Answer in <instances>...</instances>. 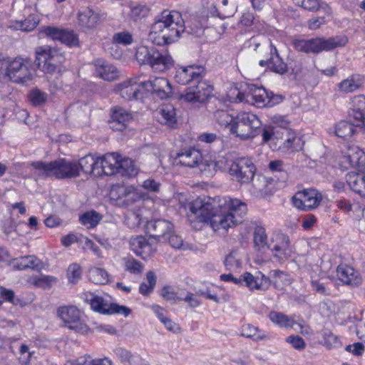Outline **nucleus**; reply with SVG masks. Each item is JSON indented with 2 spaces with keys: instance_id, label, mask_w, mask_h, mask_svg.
Masks as SVG:
<instances>
[{
  "instance_id": "nucleus-22",
  "label": "nucleus",
  "mask_w": 365,
  "mask_h": 365,
  "mask_svg": "<svg viewBox=\"0 0 365 365\" xmlns=\"http://www.w3.org/2000/svg\"><path fill=\"white\" fill-rule=\"evenodd\" d=\"M242 284L240 285H245L250 289L257 290H267L270 284L271 281L269 278L266 277L264 274L259 272L256 275H252L250 272H245L241 275Z\"/></svg>"
},
{
  "instance_id": "nucleus-23",
  "label": "nucleus",
  "mask_w": 365,
  "mask_h": 365,
  "mask_svg": "<svg viewBox=\"0 0 365 365\" xmlns=\"http://www.w3.org/2000/svg\"><path fill=\"white\" fill-rule=\"evenodd\" d=\"M349 115L352 118L357 126L365 125V96L357 95L352 97L349 102Z\"/></svg>"
},
{
  "instance_id": "nucleus-6",
  "label": "nucleus",
  "mask_w": 365,
  "mask_h": 365,
  "mask_svg": "<svg viewBox=\"0 0 365 365\" xmlns=\"http://www.w3.org/2000/svg\"><path fill=\"white\" fill-rule=\"evenodd\" d=\"M137 60L148 64L155 72H164L173 65V61L167 51H159L154 47H140L135 53Z\"/></svg>"
},
{
  "instance_id": "nucleus-40",
  "label": "nucleus",
  "mask_w": 365,
  "mask_h": 365,
  "mask_svg": "<svg viewBox=\"0 0 365 365\" xmlns=\"http://www.w3.org/2000/svg\"><path fill=\"white\" fill-rule=\"evenodd\" d=\"M289 136L284 141L282 148L290 152L299 151L304 146V142L300 137L297 136L294 133L287 131Z\"/></svg>"
},
{
  "instance_id": "nucleus-61",
  "label": "nucleus",
  "mask_w": 365,
  "mask_h": 365,
  "mask_svg": "<svg viewBox=\"0 0 365 365\" xmlns=\"http://www.w3.org/2000/svg\"><path fill=\"white\" fill-rule=\"evenodd\" d=\"M113 41L117 43L129 45L133 41L132 36L128 32H120L113 36Z\"/></svg>"
},
{
  "instance_id": "nucleus-25",
  "label": "nucleus",
  "mask_w": 365,
  "mask_h": 365,
  "mask_svg": "<svg viewBox=\"0 0 365 365\" xmlns=\"http://www.w3.org/2000/svg\"><path fill=\"white\" fill-rule=\"evenodd\" d=\"M98 20V14L89 7L80 10L78 14V24L84 31L95 28Z\"/></svg>"
},
{
  "instance_id": "nucleus-3",
  "label": "nucleus",
  "mask_w": 365,
  "mask_h": 365,
  "mask_svg": "<svg viewBox=\"0 0 365 365\" xmlns=\"http://www.w3.org/2000/svg\"><path fill=\"white\" fill-rule=\"evenodd\" d=\"M348 43L345 36H335L329 38L316 37L309 39L295 38L292 45L299 52L318 54L323 51H331L343 47Z\"/></svg>"
},
{
  "instance_id": "nucleus-62",
  "label": "nucleus",
  "mask_w": 365,
  "mask_h": 365,
  "mask_svg": "<svg viewBox=\"0 0 365 365\" xmlns=\"http://www.w3.org/2000/svg\"><path fill=\"white\" fill-rule=\"evenodd\" d=\"M19 362L23 365H29L31 353L29 350V347L26 344H22L20 347Z\"/></svg>"
},
{
  "instance_id": "nucleus-14",
  "label": "nucleus",
  "mask_w": 365,
  "mask_h": 365,
  "mask_svg": "<svg viewBox=\"0 0 365 365\" xmlns=\"http://www.w3.org/2000/svg\"><path fill=\"white\" fill-rule=\"evenodd\" d=\"M205 69L202 66L191 64L178 68L175 75L176 82L182 85L192 82L198 83L202 81L205 76Z\"/></svg>"
},
{
  "instance_id": "nucleus-27",
  "label": "nucleus",
  "mask_w": 365,
  "mask_h": 365,
  "mask_svg": "<svg viewBox=\"0 0 365 365\" xmlns=\"http://www.w3.org/2000/svg\"><path fill=\"white\" fill-rule=\"evenodd\" d=\"M346 180L354 192L365 197V171L349 172L346 175Z\"/></svg>"
},
{
  "instance_id": "nucleus-51",
  "label": "nucleus",
  "mask_w": 365,
  "mask_h": 365,
  "mask_svg": "<svg viewBox=\"0 0 365 365\" xmlns=\"http://www.w3.org/2000/svg\"><path fill=\"white\" fill-rule=\"evenodd\" d=\"M82 270L78 264L73 263L69 265L67 270V277L71 283L77 282L81 277Z\"/></svg>"
},
{
  "instance_id": "nucleus-44",
  "label": "nucleus",
  "mask_w": 365,
  "mask_h": 365,
  "mask_svg": "<svg viewBox=\"0 0 365 365\" xmlns=\"http://www.w3.org/2000/svg\"><path fill=\"white\" fill-rule=\"evenodd\" d=\"M89 277L95 284H105L108 282V274L102 268L93 267L91 269Z\"/></svg>"
},
{
  "instance_id": "nucleus-43",
  "label": "nucleus",
  "mask_w": 365,
  "mask_h": 365,
  "mask_svg": "<svg viewBox=\"0 0 365 365\" xmlns=\"http://www.w3.org/2000/svg\"><path fill=\"white\" fill-rule=\"evenodd\" d=\"M147 282H142L139 287V292L144 295H149L154 289L156 284V277L153 272H148L146 274Z\"/></svg>"
},
{
  "instance_id": "nucleus-58",
  "label": "nucleus",
  "mask_w": 365,
  "mask_h": 365,
  "mask_svg": "<svg viewBox=\"0 0 365 365\" xmlns=\"http://www.w3.org/2000/svg\"><path fill=\"white\" fill-rule=\"evenodd\" d=\"M56 282V279L54 277L49 275H43L40 277L35 278L34 280V284L36 287L46 289L49 288L52 283Z\"/></svg>"
},
{
  "instance_id": "nucleus-2",
  "label": "nucleus",
  "mask_w": 365,
  "mask_h": 365,
  "mask_svg": "<svg viewBox=\"0 0 365 365\" xmlns=\"http://www.w3.org/2000/svg\"><path fill=\"white\" fill-rule=\"evenodd\" d=\"M186 31L181 14L176 11H163L152 26L150 37L158 45L175 42Z\"/></svg>"
},
{
  "instance_id": "nucleus-41",
  "label": "nucleus",
  "mask_w": 365,
  "mask_h": 365,
  "mask_svg": "<svg viewBox=\"0 0 365 365\" xmlns=\"http://www.w3.org/2000/svg\"><path fill=\"white\" fill-rule=\"evenodd\" d=\"M355 126L349 121L341 120L335 127V134L339 138L348 139L355 133Z\"/></svg>"
},
{
  "instance_id": "nucleus-13",
  "label": "nucleus",
  "mask_w": 365,
  "mask_h": 365,
  "mask_svg": "<svg viewBox=\"0 0 365 365\" xmlns=\"http://www.w3.org/2000/svg\"><path fill=\"white\" fill-rule=\"evenodd\" d=\"M322 200V195L315 189H307L297 192L292 197L295 207L309 210L317 207Z\"/></svg>"
},
{
  "instance_id": "nucleus-33",
  "label": "nucleus",
  "mask_w": 365,
  "mask_h": 365,
  "mask_svg": "<svg viewBox=\"0 0 365 365\" xmlns=\"http://www.w3.org/2000/svg\"><path fill=\"white\" fill-rule=\"evenodd\" d=\"M161 123L173 128L176 124V112L174 106L171 104H165L162 106L158 116Z\"/></svg>"
},
{
  "instance_id": "nucleus-32",
  "label": "nucleus",
  "mask_w": 365,
  "mask_h": 365,
  "mask_svg": "<svg viewBox=\"0 0 365 365\" xmlns=\"http://www.w3.org/2000/svg\"><path fill=\"white\" fill-rule=\"evenodd\" d=\"M15 267L22 270L31 269L34 270L41 269L43 267L42 262L34 255H28L16 259L14 263Z\"/></svg>"
},
{
  "instance_id": "nucleus-11",
  "label": "nucleus",
  "mask_w": 365,
  "mask_h": 365,
  "mask_svg": "<svg viewBox=\"0 0 365 365\" xmlns=\"http://www.w3.org/2000/svg\"><path fill=\"white\" fill-rule=\"evenodd\" d=\"M274 257L279 261H284L292 254L289 237L282 232L272 233L268 245Z\"/></svg>"
},
{
  "instance_id": "nucleus-4",
  "label": "nucleus",
  "mask_w": 365,
  "mask_h": 365,
  "mask_svg": "<svg viewBox=\"0 0 365 365\" xmlns=\"http://www.w3.org/2000/svg\"><path fill=\"white\" fill-rule=\"evenodd\" d=\"M31 165L38 174L45 176H54L58 179L73 178L78 176V165L76 161H68L59 158L49 163L35 161Z\"/></svg>"
},
{
  "instance_id": "nucleus-24",
  "label": "nucleus",
  "mask_w": 365,
  "mask_h": 365,
  "mask_svg": "<svg viewBox=\"0 0 365 365\" xmlns=\"http://www.w3.org/2000/svg\"><path fill=\"white\" fill-rule=\"evenodd\" d=\"M202 160V156L201 153L194 148L182 150L178 153L175 158V161L178 162V163L189 168L198 166Z\"/></svg>"
},
{
  "instance_id": "nucleus-60",
  "label": "nucleus",
  "mask_w": 365,
  "mask_h": 365,
  "mask_svg": "<svg viewBox=\"0 0 365 365\" xmlns=\"http://www.w3.org/2000/svg\"><path fill=\"white\" fill-rule=\"evenodd\" d=\"M224 263L226 268L229 270L237 269L241 265L240 260L236 258V252L234 251L227 255Z\"/></svg>"
},
{
  "instance_id": "nucleus-39",
  "label": "nucleus",
  "mask_w": 365,
  "mask_h": 365,
  "mask_svg": "<svg viewBox=\"0 0 365 365\" xmlns=\"http://www.w3.org/2000/svg\"><path fill=\"white\" fill-rule=\"evenodd\" d=\"M269 280L274 287L277 289L282 290L283 288L290 284V280L288 275L280 270H272L270 272Z\"/></svg>"
},
{
  "instance_id": "nucleus-5",
  "label": "nucleus",
  "mask_w": 365,
  "mask_h": 365,
  "mask_svg": "<svg viewBox=\"0 0 365 365\" xmlns=\"http://www.w3.org/2000/svg\"><path fill=\"white\" fill-rule=\"evenodd\" d=\"M262 123L255 114L251 112H240L235 115L230 133L242 140L254 138L259 133Z\"/></svg>"
},
{
  "instance_id": "nucleus-17",
  "label": "nucleus",
  "mask_w": 365,
  "mask_h": 365,
  "mask_svg": "<svg viewBox=\"0 0 365 365\" xmlns=\"http://www.w3.org/2000/svg\"><path fill=\"white\" fill-rule=\"evenodd\" d=\"M143 91L144 94H155L161 99H166L172 94V87L169 81L161 77L143 81Z\"/></svg>"
},
{
  "instance_id": "nucleus-26",
  "label": "nucleus",
  "mask_w": 365,
  "mask_h": 365,
  "mask_svg": "<svg viewBox=\"0 0 365 365\" xmlns=\"http://www.w3.org/2000/svg\"><path fill=\"white\" fill-rule=\"evenodd\" d=\"M94 66L96 75L105 81H114L118 76L117 68L103 59L96 60Z\"/></svg>"
},
{
  "instance_id": "nucleus-42",
  "label": "nucleus",
  "mask_w": 365,
  "mask_h": 365,
  "mask_svg": "<svg viewBox=\"0 0 365 365\" xmlns=\"http://www.w3.org/2000/svg\"><path fill=\"white\" fill-rule=\"evenodd\" d=\"M253 241L255 247L257 250H261L264 247H268V239L265 229L262 226L255 227L253 232Z\"/></svg>"
},
{
  "instance_id": "nucleus-59",
  "label": "nucleus",
  "mask_w": 365,
  "mask_h": 365,
  "mask_svg": "<svg viewBox=\"0 0 365 365\" xmlns=\"http://www.w3.org/2000/svg\"><path fill=\"white\" fill-rule=\"evenodd\" d=\"M63 29L55 26H45L41 29V34L53 40H60Z\"/></svg>"
},
{
  "instance_id": "nucleus-64",
  "label": "nucleus",
  "mask_w": 365,
  "mask_h": 365,
  "mask_svg": "<svg viewBox=\"0 0 365 365\" xmlns=\"http://www.w3.org/2000/svg\"><path fill=\"white\" fill-rule=\"evenodd\" d=\"M156 247L154 246L151 242L146 240L142 250V255H139V256L145 259L153 255L156 252Z\"/></svg>"
},
{
  "instance_id": "nucleus-46",
  "label": "nucleus",
  "mask_w": 365,
  "mask_h": 365,
  "mask_svg": "<svg viewBox=\"0 0 365 365\" xmlns=\"http://www.w3.org/2000/svg\"><path fill=\"white\" fill-rule=\"evenodd\" d=\"M95 157L92 155H88L81 158L77 163L78 165V170L81 169L86 174H91L93 173V168L95 167Z\"/></svg>"
},
{
  "instance_id": "nucleus-7",
  "label": "nucleus",
  "mask_w": 365,
  "mask_h": 365,
  "mask_svg": "<svg viewBox=\"0 0 365 365\" xmlns=\"http://www.w3.org/2000/svg\"><path fill=\"white\" fill-rule=\"evenodd\" d=\"M85 301L88 302L91 309L103 314H121L128 317L131 313V309L125 306L119 305L116 303H110L108 297L87 293L85 294Z\"/></svg>"
},
{
  "instance_id": "nucleus-18",
  "label": "nucleus",
  "mask_w": 365,
  "mask_h": 365,
  "mask_svg": "<svg viewBox=\"0 0 365 365\" xmlns=\"http://www.w3.org/2000/svg\"><path fill=\"white\" fill-rule=\"evenodd\" d=\"M146 230L150 237L158 242H165L173 230V224L164 219L153 220L147 223Z\"/></svg>"
},
{
  "instance_id": "nucleus-38",
  "label": "nucleus",
  "mask_w": 365,
  "mask_h": 365,
  "mask_svg": "<svg viewBox=\"0 0 365 365\" xmlns=\"http://www.w3.org/2000/svg\"><path fill=\"white\" fill-rule=\"evenodd\" d=\"M114 353L123 364L128 365H135L140 360V356L138 354H133L130 351L122 347L116 348Z\"/></svg>"
},
{
  "instance_id": "nucleus-9",
  "label": "nucleus",
  "mask_w": 365,
  "mask_h": 365,
  "mask_svg": "<svg viewBox=\"0 0 365 365\" xmlns=\"http://www.w3.org/2000/svg\"><path fill=\"white\" fill-rule=\"evenodd\" d=\"M255 166L249 158H240L235 160L230 168V175L240 183H248L254 179Z\"/></svg>"
},
{
  "instance_id": "nucleus-54",
  "label": "nucleus",
  "mask_w": 365,
  "mask_h": 365,
  "mask_svg": "<svg viewBox=\"0 0 365 365\" xmlns=\"http://www.w3.org/2000/svg\"><path fill=\"white\" fill-rule=\"evenodd\" d=\"M149 8L143 4H136L131 8L130 16L134 20L145 17L149 13Z\"/></svg>"
},
{
  "instance_id": "nucleus-30",
  "label": "nucleus",
  "mask_w": 365,
  "mask_h": 365,
  "mask_svg": "<svg viewBox=\"0 0 365 365\" xmlns=\"http://www.w3.org/2000/svg\"><path fill=\"white\" fill-rule=\"evenodd\" d=\"M269 69L281 75L288 71L287 64L284 62L277 48L272 43L270 44Z\"/></svg>"
},
{
  "instance_id": "nucleus-8",
  "label": "nucleus",
  "mask_w": 365,
  "mask_h": 365,
  "mask_svg": "<svg viewBox=\"0 0 365 365\" xmlns=\"http://www.w3.org/2000/svg\"><path fill=\"white\" fill-rule=\"evenodd\" d=\"M272 93H268L264 88L257 87L254 84L247 85L244 91H239L237 98L240 101L251 103L258 108L265 106H272L273 104L278 103L274 101V97H271Z\"/></svg>"
},
{
  "instance_id": "nucleus-63",
  "label": "nucleus",
  "mask_w": 365,
  "mask_h": 365,
  "mask_svg": "<svg viewBox=\"0 0 365 365\" xmlns=\"http://www.w3.org/2000/svg\"><path fill=\"white\" fill-rule=\"evenodd\" d=\"M142 187L149 192H158L160 183L153 179H148L143 182Z\"/></svg>"
},
{
  "instance_id": "nucleus-28",
  "label": "nucleus",
  "mask_w": 365,
  "mask_h": 365,
  "mask_svg": "<svg viewBox=\"0 0 365 365\" xmlns=\"http://www.w3.org/2000/svg\"><path fill=\"white\" fill-rule=\"evenodd\" d=\"M364 83V77L360 74H352L347 78L339 83L336 86L338 91L342 93H354Z\"/></svg>"
},
{
  "instance_id": "nucleus-16",
  "label": "nucleus",
  "mask_w": 365,
  "mask_h": 365,
  "mask_svg": "<svg viewBox=\"0 0 365 365\" xmlns=\"http://www.w3.org/2000/svg\"><path fill=\"white\" fill-rule=\"evenodd\" d=\"M115 91L126 101L138 99L144 95L143 81H140L138 78H130L118 83Z\"/></svg>"
},
{
  "instance_id": "nucleus-57",
  "label": "nucleus",
  "mask_w": 365,
  "mask_h": 365,
  "mask_svg": "<svg viewBox=\"0 0 365 365\" xmlns=\"http://www.w3.org/2000/svg\"><path fill=\"white\" fill-rule=\"evenodd\" d=\"M285 341L299 351L304 350L306 347L304 340L298 335H290L286 338Z\"/></svg>"
},
{
  "instance_id": "nucleus-48",
  "label": "nucleus",
  "mask_w": 365,
  "mask_h": 365,
  "mask_svg": "<svg viewBox=\"0 0 365 365\" xmlns=\"http://www.w3.org/2000/svg\"><path fill=\"white\" fill-rule=\"evenodd\" d=\"M125 269L131 274H139L144 269V265L134 258L125 259Z\"/></svg>"
},
{
  "instance_id": "nucleus-36",
  "label": "nucleus",
  "mask_w": 365,
  "mask_h": 365,
  "mask_svg": "<svg viewBox=\"0 0 365 365\" xmlns=\"http://www.w3.org/2000/svg\"><path fill=\"white\" fill-rule=\"evenodd\" d=\"M269 319L280 327L294 328L296 324L293 317H289L282 312L272 311L269 314Z\"/></svg>"
},
{
  "instance_id": "nucleus-55",
  "label": "nucleus",
  "mask_w": 365,
  "mask_h": 365,
  "mask_svg": "<svg viewBox=\"0 0 365 365\" xmlns=\"http://www.w3.org/2000/svg\"><path fill=\"white\" fill-rule=\"evenodd\" d=\"M252 185L255 188V194L262 195L266 191L267 186V178L263 175L257 176L256 179H253Z\"/></svg>"
},
{
  "instance_id": "nucleus-37",
  "label": "nucleus",
  "mask_w": 365,
  "mask_h": 365,
  "mask_svg": "<svg viewBox=\"0 0 365 365\" xmlns=\"http://www.w3.org/2000/svg\"><path fill=\"white\" fill-rule=\"evenodd\" d=\"M118 169V174L122 176L133 177L138 172L134 161L127 158L123 159L120 158Z\"/></svg>"
},
{
  "instance_id": "nucleus-31",
  "label": "nucleus",
  "mask_w": 365,
  "mask_h": 365,
  "mask_svg": "<svg viewBox=\"0 0 365 365\" xmlns=\"http://www.w3.org/2000/svg\"><path fill=\"white\" fill-rule=\"evenodd\" d=\"M240 335L255 341L269 339V335L267 333L250 324H244L242 327Z\"/></svg>"
},
{
  "instance_id": "nucleus-10",
  "label": "nucleus",
  "mask_w": 365,
  "mask_h": 365,
  "mask_svg": "<svg viewBox=\"0 0 365 365\" xmlns=\"http://www.w3.org/2000/svg\"><path fill=\"white\" fill-rule=\"evenodd\" d=\"M213 87L206 81H199L187 87L180 95V99L191 103H202L212 96Z\"/></svg>"
},
{
  "instance_id": "nucleus-21",
  "label": "nucleus",
  "mask_w": 365,
  "mask_h": 365,
  "mask_svg": "<svg viewBox=\"0 0 365 365\" xmlns=\"http://www.w3.org/2000/svg\"><path fill=\"white\" fill-rule=\"evenodd\" d=\"M336 276L344 284L351 287H357L363 281L359 271L347 264H340L337 267Z\"/></svg>"
},
{
  "instance_id": "nucleus-29",
  "label": "nucleus",
  "mask_w": 365,
  "mask_h": 365,
  "mask_svg": "<svg viewBox=\"0 0 365 365\" xmlns=\"http://www.w3.org/2000/svg\"><path fill=\"white\" fill-rule=\"evenodd\" d=\"M345 158L353 167H356L361 171H365V153L357 145H350L348 148Z\"/></svg>"
},
{
  "instance_id": "nucleus-35",
  "label": "nucleus",
  "mask_w": 365,
  "mask_h": 365,
  "mask_svg": "<svg viewBox=\"0 0 365 365\" xmlns=\"http://www.w3.org/2000/svg\"><path fill=\"white\" fill-rule=\"evenodd\" d=\"M296 5L302 6L310 11L322 10L326 14L331 15V8L325 3H319V0H293Z\"/></svg>"
},
{
  "instance_id": "nucleus-1",
  "label": "nucleus",
  "mask_w": 365,
  "mask_h": 365,
  "mask_svg": "<svg viewBox=\"0 0 365 365\" xmlns=\"http://www.w3.org/2000/svg\"><path fill=\"white\" fill-rule=\"evenodd\" d=\"M190 210L199 221L209 222L215 232L225 234L242 222L247 207L242 200L227 196L198 198Z\"/></svg>"
},
{
  "instance_id": "nucleus-53",
  "label": "nucleus",
  "mask_w": 365,
  "mask_h": 365,
  "mask_svg": "<svg viewBox=\"0 0 365 365\" xmlns=\"http://www.w3.org/2000/svg\"><path fill=\"white\" fill-rule=\"evenodd\" d=\"M146 240H147L143 236L133 237L130 240V247L138 256H139V255H142V250Z\"/></svg>"
},
{
  "instance_id": "nucleus-45",
  "label": "nucleus",
  "mask_w": 365,
  "mask_h": 365,
  "mask_svg": "<svg viewBox=\"0 0 365 365\" xmlns=\"http://www.w3.org/2000/svg\"><path fill=\"white\" fill-rule=\"evenodd\" d=\"M101 220V215L93 210L86 212L80 217L81 224L87 226L88 228L96 226Z\"/></svg>"
},
{
  "instance_id": "nucleus-50",
  "label": "nucleus",
  "mask_w": 365,
  "mask_h": 365,
  "mask_svg": "<svg viewBox=\"0 0 365 365\" xmlns=\"http://www.w3.org/2000/svg\"><path fill=\"white\" fill-rule=\"evenodd\" d=\"M59 41L69 46H78V38L73 31L63 29Z\"/></svg>"
},
{
  "instance_id": "nucleus-52",
  "label": "nucleus",
  "mask_w": 365,
  "mask_h": 365,
  "mask_svg": "<svg viewBox=\"0 0 365 365\" xmlns=\"http://www.w3.org/2000/svg\"><path fill=\"white\" fill-rule=\"evenodd\" d=\"M38 19L34 15H30L24 21H19V28L21 31H31L34 30L38 24Z\"/></svg>"
},
{
  "instance_id": "nucleus-20",
  "label": "nucleus",
  "mask_w": 365,
  "mask_h": 365,
  "mask_svg": "<svg viewBox=\"0 0 365 365\" xmlns=\"http://www.w3.org/2000/svg\"><path fill=\"white\" fill-rule=\"evenodd\" d=\"M110 199L118 202L120 205L128 206L137 198L135 189L132 186H115L110 192Z\"/></svg>"
},
{
  "instance_id": "nucleus-49",
  "label": "nucleus",
  "mask_w": 365,
  "mask_h": 365,
  "mask_svg": "<svg viewBox=\"0 0 365 365\" xmlns=\"http://www.w3.org/2000/svg\"><path fill=\"white\" fill-rule=\"evenodd\" d=\"M168 241L175 249H182L184 250L190 249V245L185 242L181 236L174 234L173 231L168 235Z\"/></svg>"
},
{
  "instance_id": "nucleus-56",
  "label": "nucleus",
  "mask_w": 365,
  "mask_h": 365,
  "mask_svg": "<svg viewBox=\"0 0 365 365\" xmlns=\"http://www.w3.org/2000/svg\"><path fill=\"white\" fill-rule=\"evenodd\" d=\"M29 98L33 105L41 106L46 101L47 94L38 89H34L30 93Z\"/></svg>"
},
{
  "instance_id": "nucleus-19",
  "label": "nucleus",
  "mask_w": 365,
  "mask_h": 365,
  "mask_svg": "<svg viewBox=\"0 0 365 365\" xmlns=\"http://www.w3.org/2000/svg\"><path fill=\"white\" fill-rule=\"evenodd\" d=\"M132 120L131 113L123 108L115 106L110 109L108 125L115 131L124 130Z\"/></svg>"
},
{
  "instance_id": "nucleus-47",
  "label": "nucleus",
  "mask_w": 365,
  "mask_h": 365,
  "mask_svg": "<svg viewBox=\"0 0 365 365\" xmlns=\"http://www.w3.org/2000/svg\"><path fill=\"white\" fill-rule=\"evenodd\" d=\"M215 116L220 125L225 127L229 126L230 128L232 124L234 123V121H235V116L230 115L227 111L223 110H217L215 113Z\"/></svg>"
},
{
  "instance_id": "nucleus-15",
  "label": "nucleus",
  "mask_w": 365,
  "mask_h": 365,
  "mask_svg": "<svg viewBox=\"0 0 365 365\" xmlns=\"http://www.w3.org/2000/svg\"><path fill=\"white\" fill-rule=\"evenodd\" d=\"M35 63L43 72L53 73L58 67V58L59 56L57 51L49 48L41 47L36 51Z\"/></svg>"
},
{
  "instance_id": "nucleus-34",
  "label": "nucleus",
  "mask_w": 365,
  "mask_h": 365,
  "mask_svg": "<svg viewBox=\"0 0 365 365\" xmlns=\"http://www.w3.org/2000/svg\"><path fill=\"white\" fill-rule=\"evenodd\" d=\"M120 155L117 153H108L103 156V173L106 175L118 173Z\"/></svg>"
},
{
  "instance_id": "nucleus-12",
  "label": "nucleus",
  "mask_w": 365,
  "mask_h": 365,
  "mask_svg": "<svg viewBox=\"0 0 365 365\" xmlns=\"http://www.w3.org/2000/svg\"><path fill=\"white\" fill-rule=\"evenodd\" d=\"M58 316L68 324V328L77 332L85 333L88 330L87 325L81 322L79 310L75 306H63L57 310Z\"/></svg>"
}]
</instances>
